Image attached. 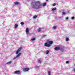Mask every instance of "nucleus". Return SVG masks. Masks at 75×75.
Here are the masks:
<instances>
[{
	"instance_id": "obj_10",
	"label": "nucleus",
	"mask_w": 75,
	"mask_h": 75,
	"mask_svg": "<svg viewBox=\"0 0 75 75\" xmlns=\"http://www.w3.org/2000/svg\"><path fill=\"white\" fill-rule=\"evenodd\" d=\"M42 61V60L40 59H38V63H39V64H41V62Z\"/></svg>"
},
{
	"instance_id": "obj_13",
	"label": "nucleus",
	"mask_w": 75,
	"mask_h": 75,
	"mask_svg": "<svg viewBox=\"0 0 75 75\" xmlns=\"http://www.w3.org/2000/svg\"><path fill=\"white\" fill-rule=\"evenodd\" d=\"M53 30H56L57 29V26H53L52 28Z\"/></svg>"
},
{
	"instance_id": "obj_32",
	"label": "nucleus",
	"mask_w": 75,
	"mask_h": 75,
	"mask_svg": "<svg viewBox=\"0 0 75 75\" xmlns=\"http://www.w3.org/2000/svg\"><path fill=\"white\" fill-rule=\"evenodd\" d=\"M46 1H48V0H46Z\"/></svg>"
},
{
	"instance_id": "obj_24",
	"label": "nucleus",
	"mask_w": 75,
	"mask_h": 75,
	"mask_svg": "<svg viewBox=\"0 0 75 75\" xmlns=\"http://www.w3.org/2000/svg\"><path fill=\"white\" fill-rule=\"evenodd\" d=\"M69 40V39L68 38H67L66 39V41H68Z\"/></svg>"
},
{
	"instance_id": "obj_17",
	"label": "nucleus",
	"mask_w": 75,
	"mask_h": 75,
	"mask_svg": "<svg viewBox=\"0 0 75 75\" xmlns=\"http://www.w3.org/2000/svg\"><path fill=\"white\" fill-rule=\"evenodd\" d=\"M49 52H50V51H49L47 50L46 51V54H48V53H49Z\"/></svg>"
},
{
	"instance_id": "obj_25",
	"label": "nucleus",
	"mask_w": 75,
	"mask_h": 75,
	"mask_svg": "<svg viewBox=\"0 0 75 75\" xmlns=\"http://www.w3.org/2000/svg\"><path fill=\"white\" fill-rule=\"evenodd\" d=\"M74 18H75V17L74 16H72L71 18V19H72V20H74Z\"/></svg>"
},
{
	"instance_id": "obj_9",
	"label": "nucleus",
	"mask_w": 75,
	"mask_h": 75,
	"mask_svg": "<svg viewBox=\"0 0 75 75\" xmlns=\"http://www.w3.org/2000/svg\"><path fill=\"white\" fill-rule=\"evenodd\" d=\"M42 30V28H39V29H38V32H41V31Z\"/></svg>"
},
{
	"instance_id": "obj_22",
	"label": "nucleus",
	"mask_w": 75,
	"mask_h": 75,
	"mask_svg": "<svg viewBox=\"0 0 75 75\" xmlns=\"http://www.w3.org/2000/svg\"><path fill=\"white\" fill-rule=\"evenodd\" d=\"M47 4V3L45 2V3H44L43 4V6H45V5Z\"/></svg>"
},
{
	"instance_id": "obj_2",
	"label": "nucleus",
	"mask_w": 75,
	"mask_h": 75,
	"mask_svg": "<svg viewBox=\"0 0 75 75\" xmlns=\"http://www.w3.org/2000/svg\"><path fill=\"white\" fill-rule=\"evenodd\" d=\"M54 50L56 51H57V50H60L61 52H64V51H65L64 47H56L54 48Z\"/></svg>"
},
{
	"instance_id": "obj_21",
	"label": "nucleus",
	"mask_w": 75,
	"mask_h": 75,
	"mask_svg": "<svg viewBox=\"0 0 75 75\" xmlns=\"http://www.w3.org/2000/svg\"><path fill=\"white\" fill-rule=\"evenodd\" d=\"M31 40L32 41H34L35 40V38H33L31 39Z\"/></svg>"
},
{
	"instance_id": "obj_34",
	"label": "nucleus",
	"mask_w": 75,
	"mask_h": 75,
	"mask_svg": "<svg viewBox=\"0 0 75 75\" xmlns=\"http://www.w3.org/2000/svg\"><path fill=\"white\" fill-rule=\"evenodd\" d=\"M46 58H47V57H46Z\"/></svg>"
},
{
	"instance_id": "obj_20",
	"label": "nucleus",
	"mask_w": 75,
	"mask_h": 75,
	"mask_svg": "<svg viewBox=\"0 0 75 75\" xmlns=\"http://www.w3.org/2000/svg\"><path fill=\"white\" fill-rule=\"evenodd\" d=\"M37 17V16H33V18H34V19H35V18H36Z\"/></svg>"
},
{
	"instance_id": "obj_28",
	"label": "nucleus",
	"mask_w": 75,
	"mask_h": 75,
	"mask_svg": "<svg viewBox=\"0 0 75 75\" xmlns=\"http://www.w3.org/2000/svg\"><path fill=\"white\" fill-rule=\"evenodd\" d=\"M21 24H22V25H23L24 24V23L22 22L21 23Z\"/></svg>"
},
{
	"instance_id": "obj_29",
	"label": "nucleus",
	"mask_w": 75,
	"mask_h": 75,
	"mask_svg": "<svg viewBox=\"0 0 75 75\" xmlns=\"http://www.w3.org/2000/svg\"><path fill=\"white\" fill-rule=\"evenodd\" d=\"M66 64H68L69 63V61H67L66 62Z\"/></svg>"
},
{
	"instance_id": "obj_26",
	"label": "nucleus",
	"mask_w": 75,
	"mask_h": 75,
	"mask_svg": "<svg viewBox=\"0 0 75 75\" xmlns=\"http://www.w3.org/2000/svg\"><path fill=\"white\" fill-rule=\"evenodd\" d=\"M68 18H69L68 17H67L65 19L66 20H68Z\"/></svg>"
},
{
	"instance_id": "obj_14",
	"label": "nucleus",
	"mask_w": 75,
	"mask_h": 75,
	"mask_svg": "<svg viewBox=\"0 0 75 75\" xmlns=\"http://www.w3.org/2000/svg\"><path fill=\"white\" fill-rule=\"evenodd\" d=\"M47 36V35H45L43 36H42V37L41 38H45V37H46Z\"/></svg>"
},
{
	"instance_id": "obj_19",
	"label": "nucleus",
	"mask_w": 75,
	"mask_h": 75,
	"mask_svg": "<svg viewBox=\"0 0 75 75\" xmlns=\"http://www.w3.org/2000/svg\"><path fill=\"white\" fill-rule=\"evenodd\" d=\"M48 75H51V71H48Z\"/></svg>"
},
{
	"instance_id": "obj_30",
	"label": "nucleus",
	"mask_w": 75,
	"mask_h": 75,
	"mask_svg": "<svg viewBox=\"0 0 75 75\" xmlns=\"http://www.w3.org/2000/svg\"><path fill=\"white\" fill-rule=\"evenodd\" d=\"M62 17H59V18H62Z\"/></svg>"
},
{
	"instance_id": "obj_16",
	"label": "nucleus",
	"mask_w": 75,
	"mask_h": 75,
	"mask_svg": "<svg viewBox=\"0 0 75 75\" xmlns=\"http://www.w3.org/2000/svg\"><path fill=\"white\" fill-rule=\"evenodd\" d=\"M17 27H18V25H17L16 24H15V28H17Z\"/></svg>"
},
{
	"instance_id": "obj_12",
	"label": "nucleus",
	"mask_w": 75,
	"mask_h": 75,
	"mask_svg": "<svg viewBox=\"0 0 75 75\" xmlns=\"http://www.w3.org/2000/svg\"><path fill=\"white\" fill-rule=\"evenodd\" d=\"M14 4L16 5H18V4L19 2H18V1H16V2H14Z\"/></svg>"
},
{
	"instance_id": "obj_1",
	"label": "nucleus",
	"mask_w": 75,
	"mask_h": 75,
	"mask_svg": "<svg viewBox=\"0 0 75 75\" xmlns=\"http://www.w3.org/2000/svg\"><path fill=\"white\" fill-rule=\"evenodd\" d=\"M31 6L32 8L38 9L40 8L41 2L39 1L32 2L31 3Z\"/></svg>"
},
{
	"instance_id": "obj_33",
	"label": "nucleus",
	"mask_w": 75,
	"mask_h": 75,
	"mask_svg": "<svg viewBox=\"0 0 75 75\" xmlns=\"http://www.w3.org/2000/svg\"><path fill=\"white\" fill-rule=\"evenodd\" d=\"M74 66H75V64L74 65Z\"/></svg>"
},
{
	"instance_id": "obj_11",
	"label": "nucleus",
	"mask_w": 75,
	"mask_h": 75,
	"mask_svg": "<svg viewBox=\"0 0 75 75\" xmlns=\"http://www.w3.org/2000/svg\"><path fill=\"white\" fill-rule=\"evenodd\" d=\"M12 62V61H10L8 62H7V63H6V64H11Z\"/></svg>"
},
{
	"instance_id": "obj_23",
	"label": "nucleus",
	"mask_w": 75,
	"mask_h": 75,
	"mask_svg": "<svg viewBox=\"0 0 75 75\" xmlns=\"http://www.w3.org/2000/svg\"><path fill=\"white\" fill-rule=\"evenodd\" d=\"M66 13H65V12H62V15H65L66 14Z\"/></svg>"
},
{
	"instance_id": "obj_27",
	"label": "nucleus",
	"mask_w": 75,
	"mask_h": 75,
	"mask_svg": "<svg viewBox=\"0 0 75 75\" xmlns=\"http://www.w3.org/2000/svg\"><path fill=\"white\" fill-rule=\"evenodd\" d=\"M55 5H56V4L55 3H54L53 4V6H55Z\"/></svg>"
},
{
	"instance_id": "obj_3",
	"label": "nucleus",
	"mask_w": 75,
	"mask_h": 75,
	"mask_svg": "<svg viewBox=\"0 0 75 75\" xmlns=\"http://www.w3.org/2000/svg\"><path fill=\"white\" fill-rule=\"evenodd\" d=\"M48 43L49 44H48V43L46 42L45 43V46L47 47H50L51 46V44H53V41H49Z\"/></svg>"
},
{
	"instance_id": "obj_5",
	"label": "nucleus",
	"mask_w": 75,
	"mask_h": 75,
	"mask_svg": "<svg viewBox=\"0 0 75 75\" xmlns=\"http://www.w3.org/2000/svg\"><path fill=\"white\" fill-rule=\"evenodd\" d=\"M21 53H20L19 54H18L15 57H14L13 59V60H14V59H16V58H18V57H20V55H21Z\"/></svg>"
},
{
	"instance_id": "obj_6",
	"label": "nucleus",
	"mask_w": 75,
	"mask_h": 75,
	"mask_svg": "<svg viewBox=\"0 0 75 75\" xmlns=\"http://www.w3.org/2000/svg\"><path fill=\"white\" fill-rule=\"evenodd\" d=\"M14 73L16 74H20V71L19 70L16 71H15Z\"/></svg>"
},
{
	"instance_id": "obj_18",
	"label": "nucleus",
	"mask_w": 75,
	"mask_h": 75,
	"mask_svg": "<svg viewBox=\"0 0 75 75\" xmlns=\"http://www.w3.org/2000/svg\"><path fill=\"white\" fill-rule=\"evenodd\" d=\"M35 68L38 69L40 68V66H36L35 67Z\"/></svg>"
},
{
	"instance_id": "obj_7",
	"label": "nucleus",
	"mask_w": 75,
	"mask_h": 75,
	"mask_svg": "<svg viewBox=\"0 0 75 75\" xmlns=\"http://www.w3.org/2000/svg\"><path fill=\"white\" fill-rule=\"evenodd\" d=\"M29 70H30V69L27 68L24 69H23V71H24V72H26V71H29Z\"/></svg>"
},
{
	"instance_id": "obj_15",
	"label": "nucleus",
	"mask_w": 75,
	"mask_h": 75,
	"mask_svg": "<svg viewBox=\"0 0 75 75\" xmlns=\"http://www.w3.org/2000/svg\"><path fill=\"white\" fill-rule=\"evenodd\" d=\"M57 9V8H53L52 9V11H54L55 10H56Z\"/></svg>"
},
{
	"instance_id": "obj_8",
	"label": "nucleus",
	"mask_w": 75,
	"mask_h": 75,
	"mask_svg": "<svg viewBox=\"0 0 75 75\" xmlns=\"http://www.w3.org/2000/svg\"><path fill=\"white\" fill-rule=\"evenodd\" d=\"M26 34L29 33V29L28 28H27L26 29Z\"/></svg>"
},
{
	"instance_id": "obj_4",
	"label": "nucleus",
	"mask_w": 75,
	"mask_h": 75,
	"mask_svg": "<svg viewBox=\"0 0 75 75\" xmlns=\"http://www.w3.org/2000/svg\"><path fill=\"white\" fill-rule=\"evenodd\" d=\"M22 48H23V47H20L19 48L16 52V54H18V52H20L21 51Z\"/></svg>"
},
{
	"instance_id": "obj_31",
	"label": "nucleus",
	"mask_w": 75,
	"mask_h": 75,
	"mask_svg": "<svg viewBox=\"0 0 75 75\" xmlns=\"http://www.w3.org/2000/svg\"><path fill=\"white\" fill-rule=\"evenodd\" d=\"M74 71L75 72V68L74 69Z\"/></svg>"
}]
</instances>
